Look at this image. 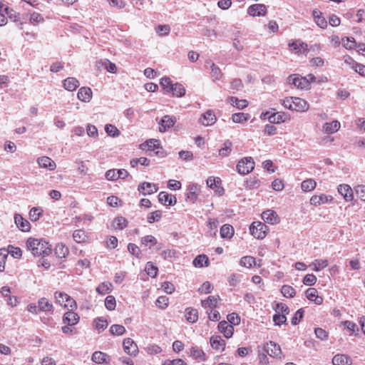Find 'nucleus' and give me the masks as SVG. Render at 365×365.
Segmentation results:
<instances>
[{
    "mask_svg": "<svg viewBox=\"0 0 365 365\" xmlns=\"http://www.w3.org/2000/svg\"><path fill=\"white\" fill-rule=\"evenodd\" d=\"M26 247L34 256H48L52 252L51 246L43 239L29 237L26 241Z\"/></svg>",
    "mask_w": 365,
    "mask_h": 365,
    "instance_id": "1",
    "label": "nucleus"
},
{
    "mask_svg": "<svg viewBox=\"0 0 365 365\" xmlns=\"http://www.w3.org/2000/svg\"><path fill=\"white\" fill-rule=\"evenodd\" d=\"M282 105L285 108L292 110H296L297 112H305L309 109L308 103L298 97H287L282 103Z\"/></svg>",
    "mask_w": 365,
    "mask_h": 365,
    "instance_id": "2",
    "label": "nucleus"
},
{
    "mask_svg": "<svg viewBox=\"0 0 365 365\" xmlns=\"http://www.w3.org/2000/svg\"><path fill=\"white\" fill-rule=\"evenodd\" d=\"M140 148L143 150H147L153 152L156 156L164 157V150L160 145V141L156 139H150L140 145ZM148 155H153L151 153Z\"/></svg>",
    "mask_w": 365,
    "mask_h": 365,
    "instance_id": "3",
    "label": "nucleus"
},
{
    "mask_svg": "<svg viewBox=\"0 0 365 365\" xmlns=\"http://www.w3.org/2000/svg\"><path fill=\"white\" fill-rule=\"evenodd\" d=\"M255 168V162L252 157L241 159L237 164V171L240 175H247Z\"/></svg>",
    "mask_w": 365,
    "mask_h": 365,
    "instance_id": "4",
    "label": "nucleus"
},
{
    "mask_svg": "<svg viewBox=\"0 0 365 365\" xmlns=\"http://www.w3.org/2000/svg\"><path fill=\"white\" fill-rule=\"evenodd\" d=\"M254 237L262 240L265 237L268 230L267 226L261 222H254L250 227Z\"/></svg>",
    "mask_w": 365,
    "mask_h": 365,
    "instance_id": "5",
    "label": "nucleus"
},
{
    "mask_svg": "<svg viewBox=\"0 0 365 365\" xmlns=\"http://www.w3.org/2000/svg\"><path fill=\"white\" fill-rule=\"evenodd\" d=\"M288 82L299 89H308L309 88V80L307 77H302L299 74H292L288 77Z\"/></svg>",
    "mask_w": 365,
    "mask_h": 365,
    "instance_id": "6",
    "label": "nucleus"
},
{
    "mask_svg": "<svg viewBox=\"0 0 365 365\" xmlns=\"http://www.w3.org/2000/svg\"><path fill=\"white\" fill-rule=\"evenodd\" d=\"M123 346L126 354L130 356H136L138 353L137 344L130 338H126L123 341Z\"/></svg>",
    "mask_w": 365,
    "mask_h": 365,
    "instance_id": "7",
    "label": "nucleus"
},
{
    "mask_svg": "<svg viewBox=\"0 0 365 365\" xmlns=\"http://www.w3.org/2000/svg\"><path fill=\"white\" fill-rule=\"evenodd\" d=\"M128 175V173L125 169L109 170L106 173V178L108 180H116L118 179H125Z\"/></svg>",
    "mask_w": 365,
    "mask_h": 365,
    "instance_id": "8",
    "label": "nucleus"
},
{
    "mask_svg": "<svg viewBox=\"0 0 365 365\" xmlns=\"http://www.w3.org/2000/svg\"><path fill=\"white\" fill-rule=\"evenodd\" d=\"M247 12L252 16H263L267 14V7L262 4H253L248 8Z\"/></svg>",
    "mask_w": 365,
    "mask_h": 365,
    "instance_id": "9",
    "label": "nucleus"
},
{
    "mask_svg": "<svg viewBox=\"0 0 365 365\" xmlns=\"http://www.w3.org/2000/svg\"><path fill=\"white\" fill-rule=\"evenodd\" d=\"M264 351L272 357H280L282 355V350L279 345L275 342L270 341L264 346Z\"/></svg>",
    "mask_w": 365,
    "mask_h": 365,
    "instance_id": "10",
    "label": "nucleus"
},
{
    "mask_svg": "<svg viewBox=\"0 0 365 365\" xmlns=\"http://www.w3.org/2000/svg\"><path fill=\"white\" fill-rule=\"evenodd\" d=\"M176 122V118L174 116L168 115H164L159 122V130L160 132H165L170 128L173 127Z\"/></svg>",
    "mask_w": 365,
    "mask_h": 365,
    "instance_id": "11",
    "label": "nucleus"
},
{
    "mask_svg": "<svg viewBox=\"0 0 365 365\" xmlns=\"http://www.w3.org/2000/svg\"><path fill=\"white\" fill-rule=\"evenodd\" d=\"M138 190L142 195H146L156 192L158 190V187L154 183L144 182L138 185Z\"/></svg>",
    "mask_w": 365,
    "mask_h": 365,
    "instance_id": "12",
    "label": "nucleus"
},
{
    "mask_svg": "<svg viewBox=\"0 0 365 365\" xmlns=\"http://www.w3.org/2000/svg\"><path fill=\"white\" fill-rule=\"evenodd\" d=\"M263 220L269 224L274 225L279 222V217L277 212L272 210H267L262 213Z\"/></svg>",
    "mask_w": 365,
    "mask_h": 365,
    "instance_id": "13",
    "label": "nucleus"
},
{
    "mask_svg": "<svg viewBox=\"0 0 365 365\" xmlns=\"http://www.w3.org/2000/svg\"><path fill=\"white\" fill-rule=\"evenodd\" d=\"M199 121L203 125L210 126L216 122V116L212 110H209L202 115Z\"/></svg>",
    "mask_w": 365,
    "mask_h": 365,
    "instance_id": "14",
    "label": "nucleus"
},
{
    "mask_svg": "<svg viewBox=\"0 0 365 365\" xmlns=\"http://www.w3.org/2000/svg\"><path fill=\"white\" fill-rule=\"evenodd\" d=\"M158 200L165 205H174L177 202L175 195H169L166 192H160L158 195Z\"/></svg>",
    "mask_w": 365,
    "mask_h": 365,
    "instance_id": "15",
    "label": "nucleus"
},
{
    "mask_svg": "<svg viewBox=\"0 0 365 365\" xmlns=\"http://www.w3.org/2000/svg\"><path fill=\"white\" fill-rule=\"evenodd\" d=\"M218 329L224 336L229 339L233 335L234 327L226 321H222L218 324Z\"/></svg>",
    "mask_w": 365,
    "mask_h": 365,
    "instance_id": "16",
    "label": "nucleus"
},
{
    "mask_svg": "<svg viewBox=\"0 0 365 365\" xmlns=\"http://www.w3.org/2000/svg\"><path fill=\"white\" fill-rule=\"evenodd\" d=\"M14 222L17 227L23 232H28L31 229L29 222L24 219L19 214H16L14 215Z\"/></svg>",
    "mask_w": 365,
    "mask_h": 365,
    "instance_id": "17",
    "label": "nucleus"
},
{
    "mask_svg": "<svg viewBox=\"0 0 365 365\" xmlns=\"http://www.w3.org/2000/svg\"><path fill=\"white\" fill-rule=\"evenodd\" d=\"M339 193L342 195L346 201H351L353 200V191L349 185L343 184L338 187Z\"/></svg>",
    "mask_w": 365,
    "mask_h": 365,
    "instance_id": "18",
    "label": "nucleus"
},
{
    "mask_svg": "<svg viewBox=\"0 0 365 365\" xmlns=\"http://www.w3.org/2000/svg\"><path fill=\"white\" fill-rule=\"evenodd\" d=\"M64 297L66 302L64 303L65 307H69L72 310L73 308L76 307V302L67 294L61 292H55V298L56 299V302H61L60 297Z\"/></svg>",
    "mask_w": 365,
    "mask_h": 365,
    "instance_id": "19",
    "label": "nucleus"
},
{
    "mask_svg": "<svg viewBox=\"0 0 365 365\" xmlns=\"http://www.w3.org/2000/svg\"><path fill=\"white\" fill-rule=\"evenodd\" d=\"M307 298L314 302L316 304L320 305L323 302V298L322 297L318 296V292L315 288H309L307 289L306 292Z\"/></svg>",
    "mask_w": 365,
    "mask_h": 365,
    "instance_id": "20",
    "label": "nucleus"
},
{
    "mask_svg": "<svg viewBox=\"0 0 365 365\" xmlns=\"http://www.w3.org/2000/svg\"><path fill=\"white\" fill-rule=\"evenodd\" d=\"M77 96L81 101L88 103L92 98V91L88 87H81L78 91Z\"/></svg>",
    "mask_w": 365,
    "mask_h": 365,
    "instance_id": "21",
    "label": "nucleus"
},
{
    "mask_svg": "<svg viewBox=\"0 0 365 365\" xmlns=\"http://www.w3.org/2000/svg\"><path fill=\"white\" fill-rule=\"evenodd\" d=\"M289 46L292 47L293 50L295 51V53L299 54H307L308 52V46L307 43L301 41H295L289 43Z\"/></svg>",
    "mask_w": 365,
    "mask_h": 365,
    "instance_id": "22",
    "label": "nucleus"
},
{
    "mask_svg": "<svg viewBox=\"0 0 365 365\" xmlns=\"http://www.w3.org/2000/svg\"><path fill=\"white\" fill-rule=\"evenodd\" d=\"M206 66H209L211 71L210 75L214 81H218L222 76V73L221 72L220 68L215 65L212 61L209 60L206 61Z\"/></svg>",
    "mask_w": 365,
    "mask_h": 365,
    "instance_id": "23",
    "label": "nucleus"
},
{
    "mask_svg": "<svg viewBox=\"0 0 365 365\" xmlns=\"http://www.w3.org/2000/svg\"><path fill=\"white\" fill-rule=\"evenodd\" d=\"M37 163L40 167L47 168L50 170H53L56 166L55 162L47 156L38 158Z\"/></svg>",
    "mask_w": 365,
    "mask_h": 365,
    "instance_id": "24",
    "label": "nucleus"
},
{
    "mask_svg": "<svg viewBox=\"0 0 365 365\" xmlns=\"http://www.w3.org/2000/svg\"><path fill=\"white\" fill-rule=\"evenodd\" d=\"M91 359L93 362L97 364H107L110 360V356L102 351H95L92 354Z\"/></svg>",
    "mask_w": 365,
    "mask_h": 365,
    "instance_id": "25",
    "label": "nucleus"
},
{
    "mask_svg": "<svg viewBox=\"0 0 365 365\" xmlns=\"http://www.w3.org/2000/svg\"><path fill=\"white\" fill-rule=\"evenodd\" d=\"M38 308L40 309V312H53V307L52 303L47 299L46 297H42L38 299Z\"/></svg>",
    "mask_w": 365,
    "mask_h": 365,
    "instance_id": "26",
    "label": "nucleus"
},
{
    "mask_svg": "<svg viewBox=\"0 0 365 365\" xmlns=\"http://www.w3.org/2000/svg\"><path fill=\"white\" fill-rule=\"evenodd\" d=\"M334 365H351L352 361L349 356L345 354H336L332 359Z\"/></svg>",
    "mask_w": 365,
    "mask_h": 365,
    "instance_id": "27",
    "label": "nucleus"
},
{
    "mask_svg": "<svg viewBox=\"0 0 365 365\" xmlns=\"http://www.w3.org/2000/svg\"><path fill=\"white\" fill-rule=\"evenodd\" d=\"M79 85L78 81L73 77H68L63 81V88L68 91H75Z\"/></svg>",
    "mask_w": 365,
    "mask_h": 365,
    "instance_id": "28",
    "label": "nucleus"
},
{
    "mask_svg": "<svg viewBox=\"0 0 365 365\" xmlns=\"http://www.w3.org/2000/svg\"><path fill=\"white\" fill-rule=\"evenodd\" d=\"M79 319L76 313L69 311L64 314L63 321L64 323L68 324V325L73 326L78 322Z\"/></svg>",
    "mask_w": 365,
    "mask_h": 365,
    "instance_id": "29",
    "label": "nucleus"
},
{
    "mask_svg": "<svg viewBox=\"0 0 365 365\" xmlns=\"http://www.w3.org/2000/svg\"><path fill=\"white\" fill-rule=\"evenodd\" d=\"M314 20L317 26L322 29H325L327 26V21L326 19L322 16V12L318 9H314L312 12Z\"/></svg>",
    "mask_w": 365,
    "mask_h": 365,
    "instance_id": "30",
    "label": "nucleus"
},
{
    "mask_svg": "<svg viewBox=\"0 0 365 365\" xmlns=\"http://www.w3.org/2000/svg\"><path fill=\"white\" fill-rule=\"evenodd\" d=\"M210 345L211 346L216 350H219L222 349V350L225 349V341L222 339L220 336H212L210 338Z\"/></svg>",
    "mask_w": 365,
    "mask_h": 365,
    "instance_id": "31",
    "label": "nucleus"
},
{
    "mask_svg": "<svg viewBox=\"0 0 365 365\" xmlns=\"http://www.w3.org/2000/svg\"><path fill=\"white\" fill-rule=\"evenodd\" d=\"M168 91L173 92V96L176 97H182L185 94V88L179 83L171 85V87L168 89Z\"/></svg>",
    "mask_w": 365,
    "mask_h": 365,
    "instance_id": "32",
    "label": "nucleus"
},
{
    "mask_svg": "<svg viewBox=\"0 0 365 365\" xmlns=\"http://www.w3.org/2000/svg\"><path fill=\"white\" fill-rule=\"evenodd\" d=\"M331 200V197L327 196L326 195H321L319 196L314 195L310 199V203H311V205L317 206V205H320L322 204H324Z\"/></svg>",
    "mask_w": 365,
    "mask_h": 365,
    "instance_id": "33",
    "label": "nucleus"
},
{
    "mask_svg": "<svg viewBox=\"0 0 365 365\" xmlns=\"http://www.w3.org/2000/svg\"><path fill=\"white\" fill-rule=\"evenodd\" d=\"M185 317L187 322L190 323H195L198 319L197 310L191 307H188L185 311Z\"/></svg>",
    "mask_w": 365,
    "mask_h": 365,
    "instance_id": "34",
    "label": "nucleus"
},
{
    "mask_svg": "<svg viewBox=\"0 0 365 365\" xmlns=\"http://www.w3.org/2000/svg\"><path fill=\"white\" fill-rule=\"evenodd\" d=\"M234 235V229L230 225H224L220 228V236L222 238L230 239Z\"/></svg>",
    "mask_w": 365,
    "mask_h": 365,
    "instance_id": "35",
    "label": "nucleus"
},
{
    "mask_svg": "<svg viewBox=\"0 0 365 365\" xmlns=\"http://www.w3.org/2000/svg\"><path fill=\"white\" fill-rule=\"evenodd\" d=\"M69 253L68 248L63 244H58L55 248V254L58 258H65Z\"/></svg>",
    "mask_w": 365,
    "mask_h": 365,
    "instance_id": "36",
    "label": "nucleus"
},
{
    "mask_svg": "<svg viewBox=\"0 0 365 365\" xmlns=\"http://www.w3.org/2000/svg\"><path fill=\"white\" fill-rule=\"evenodd\" d=\"M193 264L195 267H202L209 266V260L206 255H200L197 256L193 260Z\"/></svg>",
    "mask_w": 365,
    "mask_h": 365,
    "instance_id": "37",
    "label": "nucleus"
},
{
    "mask_svg": "<svg viewBox=\"0 0 365 365\" xmlns=\"http://www.w3.org/2000/svg\"><path fill=\"white\" fill-rule=\"evenodd\" d=\"M323 128L326 133H334L340 128V123L337 120H334L331 123H326Z\"/></svg>",
    "mask_w": 365,
    "mask_h": 365,
    "instance_id": "38",
    "label": "nucleus"
},
{
    "mask_svg": "<svg viewBox=\"0 0 365 365\" xmlns=\"http://www.w3.org/2000/svg\"><path fill=\"white\" fill-rule=\"evenodd\" d=\"M267 120L270 123H280L285 120V114L284 113H274L267 117Z\"/></svg>",
    "mask_w": 365,
    "mask_h": 365,
    "instance_id": "39",
    "label": "nucleus"
},
{
    "mask_svg": "<svg viewBox=\"0 0 365 365\" xmlns=\"http://www.w3.org/2000/svg\"><path fill=\"white\" fill-rule=\"evenodd\" d=\"M219 297L217 296H210L205 300H202L201 304L204 308L210 307L212 309L217 306V300Z\"/></svg>",
    "mask_w": 365,
    "mask_h": 365,
    "instance_id": "40",
    "label": "nucleus"
},
{
    "mask_svg": "<svg viewBox=\"0 0 365 365\" xmlns=\"http://www.w3.org/2000/svg\"><path fill=\"white\" fill-rule=\"evenodd\" d=\"M127 225H128L127 220L122 216H118V217H115L113 222V226L114 227L115 229H118V230L124 229L127 226Z\"/></svg>",
    "mask_w": 365,
    "mask_h": 365,
    "instance_id": "41",
    "label": "nucleus"
},
{
    "mask_svg": "<svg viewBox=\"0 0 365 365\" xmlns=\"http://www.w3.org/2000/svg\"><path fill=\"white\" fill-rule=\"evenodd\" d=\"M228 101L231 105L235 106L239 109H243L248 105V103L246 100H239L237 98L233 96L230 97L228 98Z\"/></svg>",
    "mask_w": 365,
    "mask_h": 365,
    "instance_id": "42",
    "label": "nucleus"
},
{
    "mask_svg": "<svg viewBox=\"0 0 365 365\" xmlns=\"http://www.w3.org/2000/svg\"><path fill=\"white\" fill-rule=\"evenodd\" d=\"M112 284L110 282H103L96 287V292L100 294H106L111 292Z\"/></svg>",
    "mask_w": 365,
    "mask_h": 365,
    "instance_id": "43",
    "label": "nucleus"
},
{
    "mask_svg": "<svg viewBox=\"0 0 365 365\" xmlns=\"http://www.w3.org/2000/svg\"><path fill=\"white\" fill-rule=\"evenodd\" d=\"M249 118H250V115L248 113H234L232 115V121L236 123H242L247 121Z\"/></svg>",
    "mask_w": 365,
    "mask_h": 365,
    "instance_id": "44",
    "label": "nucleus"
},
{
    "mask_svg": "<svg viewBox=\"0 0 365 365\" xmlns=\"http://www.w3.org/2000/svg\"><path fill=\"white\" fill-rule=\"evenodd\" d=\"M281 293L285 297L292 298L296 294L295 289L290 285H283L281 288Z\"/></svg>",
    "mask_w": 365,
    "mask_h": 365,
    "instance_id": "45",
    "label": "nucleus"
},
{
    "mask_svg": "<svg viewBox=\"0 0 365 365\" xmlns=\"http://www.w3.org/2000/svg\"><path fill=\"white\" fill-rule=\"evenodd\" d=\"M255 258L251 256H245L240 259V264L247 268H250L253 265H255Z\"/></svg>",
    "mask_w": 365,
    "mask_h": 365,
    "instance_id": "46",
    "label": "nucleus"
},
{
    "mask_svg": "<svg viewBox=\"0 0 365 365\" xmlns=\"http://www.w3.org/2000/svg\"><path fill=\"white\" fill-rule=\"evenodd\" d=\"M43 210L41 207H32L29 212V218L31 221L36 222L42 215Z\"/></svg>",
    "mask_w": 365,
    "mask_h": 365,
    "instance_id": "47",
    "label": "nucleus"
},
{
    "mask_svg": "<svg viewBox=\"0 0 365 365\" xmlns=\"http://www.w3.org/2000/svg\"><path fill=\"white\" fill-rule=\"evenodd\" d=\"M328 266V261L326 259H315L314 262L310 265V267H313L312 269L314 271H319L322 269H324Z\"/></svg>",
    "mask_w": 365,
    "mask_h": 365,
    "instance_id": "48",
    "label": "nucleus"
},
{
    "mask_svg": "<svg viewBox=\"0 0 365 365\" xmlns=\"http://www.w3.org/2000/svg\"><path fill=\"white\" fill-rule=\"evenodd\" d=\"M86 237H87V236L86 235L85 231H83L82 230H75L73 234V238L74 241L76 242L77 243H81V242H85L86 240Z\"/></svg>",
    "mask_w": 365,
    "mask_h": 365,
    "instance_id": "49",
    "label": "nucleus"
},
{
    "mask_svg": "<svg viewBox=\"0 0 365 365\" xmlns=\"http://www.w3.org/2000/svg\"><path fill=\"white\" fill-rule=\"evenodd\" d=\"M110 332L112 335L121 336L125 332V328L123 325L113 324L110 327Z\"/></svg>",
    "mask_w": 365,
    "mask_h": 365,
    "instance_id": "50",
    "label": "nucleus"
},
{
    "mask_svg": "<svg viewBox=\"0 0 365 365\" xmlns=\"http://www.w3.org/2000/svg\"><path fill=\"white\" fill-rule=\"evenodd\" d=\"M232 142L230 140H226L223 144V147L221 148L219 150L220 155L222 157L227 156L232 150Z\"/></svg>",
    "mask_w": 365,
    "mask_h": 365,
    "instance_id": "51",
    "label": "nucleus"
},
{
    "mask_svg": "<svg viewBox=\"0 0 365 365\" xmlns=\"http://www.w3.org/2000/svg\"><path fill=\"white\" fill-rule=\"evenodd\" d=\"M8 255L10 254L13 257L16 259H20L22 256V251L19 247H14L13 245H9L6 249Z\"/></svg>",
    "mask_w": 365,
    "mask_h": 365,
    "instance_id": "52",
    "label": "nucleus"
},
{
    "mask_svg": "<svg viewBox=\"0 0 365 365\" xmlns=\"http://www.w3.org/2000/svg\"><path fill=\"white\" fill-rule=\"evenodd\" d=\"M98 63L101 64L102 66H103L105 68V69H106V71L108 72H110L113 73L116 72L117 68H116L115 64L110 62L108 59H104L103 61H101V62H99Z\"/></svg>",
    "mask_w": 365,
    "mask_h": 365,
    "instance_id": "53",
    "label": "nucleus"
},
{
    "mask_svg": "<svg viewBox=\"0 0 365 365\" xmlns=\"http://www.w3.org/2000/svg\"><path fill=\"white\" fill-rule=\"evenodd\" d=\"M162 217V211L155 210L148 214L147 217V221L149 223H153L155 222H158Z\"/></svg>",
    "mask_w": 365,
    "mask_h": 365,
    "instance_id": "54",
    "label": "nucleus"
},
{
    "mask_svg": "<svg viewBox=\"0 0 365 365\" xmlns=\"http://www.w3.org/2000/svg\"><path fill=\"white\" fill-rule=\"evenodd\" d=\"M316 185V182L314 180H305L302 182V189L305 192L311 191L315 188Z\"/></svg>",
    "mask_w": 365,
    "mask_h": 365,
    "instance_id": "55",
    "label": "nucleus"
},
{
    "mask_svg": "<svg viewBox=\"0 0 365 365\" xmlns=\"http://www.w3.org/2000/svg\"><path fill=\"white\" fill-rule=\"evenodd\" d=\"M351 61V68L361 76L365 77V66L355 62L352 58H349Z\"/></svg>",
    "mask_w": 365,
    "mask_h": 365,
    "instance_id": "56",
    "label": "nucleus"
},
{
    "mask_svg": "<svg viewBox=\"0 0 365 365\" xmlns=\"http://www.w3.org/2000/svg\"><path fill=\"white\" fill-rule=\"evenodd\" d=\"M141 243L145 246H148L150 248L152 246L157 245V240L153 235H147L141 239Z\"/></svg>",
    "mask_w": 365,
    "mask_h": 365,
    "instance_id": "57",
    "label": "nucleus"
},
{
    "mask_svg": "<svg viewBox=\"0 0 365 365\" xmlns=\"http://www.w3.org/2000/svg\"><path fill=\"white\" fill-rule=\"evenodd\" d=\"M342 43L344 47L346 49H353L357 46L356 42L353 37H346L345 38H342Z\"/></svg>",
    "mask_w": 365,
    "mask_h": 365,
    "instance_id": "58",
    "label": "nucleus"
},
{
    "mask_svg": "<svg viewBox=\"0 0 365 365\" xmlns=\"http://www.w3.org/2000/svg\"><path fill=\"white\" fill-rule=\"evenodd\" d=\"M4 11L6 13V14L8 15L9 18L14 21H19L20 19V14L19 13L15 12L13 9H9V7L6 6L4 9Z\"/></svg>",
    "mask_w": 365,
    "mask_h": 365,
    "instance_id": "59",
    "label": "nucleus"
},
{
    "mask_svg": "<svg viewBox=\"0 0 365 365\" xmlns=\"http://www.w3.org/2000/svg\"><path fill=\"white\" fill-rule=\"evenodd\" d=\"M190 356L195 359H200L205 360V354L203 351L196 346H193L190 349Z\"/></svg>",
    "mask_w": 365,
    "mask_h": 365,
    "instance_id": "60",
    "label": "nucleus"
},
{
    "mask_svg": "<svg viewBox=\"0 0 365 365\" xmlns=\"http://www.w3.org/2000/svg\"><path fill=\"white\" fill-rule=\"evenodd\" d=\"M105 130L107 134L111 137H117L120 135V131L118 130V128L111 124L106 125Z\"/></svg>",
    "mask_w": 365,
    "mask_h": 365,
    "instance_id": "61",
    "label": "nucleus"
},
{
    "mask_svg": "<svg viewBox=\"0 0 365 365\" xmlns=\"http://www.w3.org/2000/svg\"><path fill=\"white\" fill-rule=\"evenodd\" d=\"M105 306L110 311L114 310L116 306L115 297L112 295H108L105 299Z\"/></svg>",
    "mask_w": 365,
    "mask_h": 365,
    "instance_id": "62",
    "label": "nucleus"
},
{
    "mask_svg": "<svg viewBox=\"0 0 365 365\" xmlns=\"http://www.w3.org/2000/svg\"><path fill=\"white\" fill-rule=\"evenodd\" d=\"M94 323L96 328L99 331L106 329L108 324L107 320L101 317L96 319Z\"/></svg>",
    "mask_w": 365,
    "mask_h": 365,
    "instance_id": "63",
    "label": "nucleus"
},
{
    "mask_svg": "<svg viewBox=\"0 0 365 365\" xmlns=\"http://www.w3.org/2000/svg\"><path fill=\"white\" fill-rule=\"evenodd\" d=\"M147 274L151 277H155L158 274V267L154 266L151 262H148L145 266Z\"/></svg>",
    "mask_w": 365,
    "mask_h": 365,
    "instance_id": "64",
    "label": "nucleus"
}]
</instances>
